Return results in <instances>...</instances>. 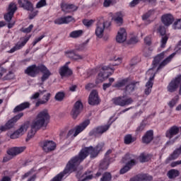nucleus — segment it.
Returning a JSON list of instances; mask_svg holds the SVG:
<instances>
[{"mask_svg": "<svg viewBox=\"0 0 181 181\" xmlns=\"http://www.w3.org/2000/svg\"><path fill=\"white\" fill-rule=\"evenodd\" d=\"M168 54H169L168 53L167 50L161 52L154 58L152 64V68L148 69V71L146 72V76H150V77L148 82L146 83V88L144 89V94H146V95H149V94L152 93V87H153V78H155V75L156 73H158L159 70L163 69L165 66L169 64V63L172 62L173 57L176 56V53L173 52L160 63L162 59L166 57ZM159 63L160 64H159Z\"/></svg>", "mask_w": 181, "mask_h": 181, "instance_id": "f257e3e1", "label": "nucleus"}, {"mask_svg": "<svg viewBox=\"0 0 181 181\" xmlns=\"http://www.w3.org/2000/svg\"><path fill=\"white\" fill-rule=\"evenodd\" d=\"M49 119L50 115L47 110L40 112L31 124V130L28 132L26 141H29V139L33 138L34 135L36 134V129L46 128L47 124H49Z\"/></svg>", "mask_w": 181, "mask_h": 181, "instance_id": "f03ea898", "label": "nucleus"}, {"mask_svg": "<svg viewBox=\"0 0 181 181\" xmlns=\"http://www.w3.org/2000/svg\"><path fill=\"white\" fill-rule=\"evenodd\" d=\"M90 125V120L86 119L81 123H80L78 125H76L74 129H72L69 130L66 136V139H70L71 141H73L78 135V134H81L87 127Z\"/></svg>", "mask_w": 181, "mask_h": 181, "instance_id": "7ed1b4c3", "label": "nucleus"}, {"mask_svg": "<svg viewBox=\"0 0 181 181\" xmlns=\"http://www.w3.org/2000/svg\"><path fill=\"white\" fill-rule=\"evenodd\" d=\"M111 26V22L105 21L104 18L100 17L98 18V21L96 23V28L95 29V35L98 39H102L104 36V30H105V28H110Z\"/></svg>", "mask_w": 181, "mask_h": 181, "instance_id": "20e7f679", "label": "nucleus"}, {"mask_svg": "<svg viewBox=\"0 0 181 181\" xmlns=\"http://www.w3.org/2000/svg\"><path fill=\"white\" fill-rule=\"evenodd\" d=\"M123 163H125L126 165L123 167L120 170V175H124V173H127L132 166H134L136 163V160H135V156L127 153L124 157L122 158Z\"/></svg>", "mask_w": 181, "mask_h": 181, "instance_id": "39448f33", "label": "nucleus"}, {"mask_svg": "<svg viewBox=\"0 0 181 181\" xmlns=\"http://www.w3.org/2000/svg\"><path fill=\"white\" fill-rule=\"evenodd\" d=\"M179 87V93L181 95V75H178L168 83L167 86V91H168V93H175L177 91Z\"/></svg>", "mask_w": 181, "mask_h": 181, "instance_id": "423d86ee", "label": "nucleus"}, {"mask_svg": "<svg viewBox=\"0 0 181 181\" xmlns=\"http://www.w3.org/2000/svg\"><path fill=\"white\" fill-rule=\"evenodd\" d=\"M25 149H26V146L13 147L10 148L7 151L8 155L4 158L3 162H8V160H11L12 157L22 153V152H24Z\"/></svg>", "mask_w": 181, "mask_h": 181, "instance_id": "0eeeda50", "label": "nucleus"}, {"mask_svg": "<svg viewBox=\"0 0 181 181\" xmlns=\"http://www.w3.org/2000/svg\"><path fill=\"white\" fill-rule=\"evenodd\" d=\"M179 134V127L173 126L170 128L165 133L166 138H168L170 141H167V145H173L177 136L176 135Z\"/></svg>", "mask_w": 181, "mask_h": 181, "instance_id": "6e6552de", "label": "nucleus"}, {"mask_svg": "<svg viewBox=\"0 0 181 181\" xmlns=\"http://www.w3.org/2000/svg\"><path fill=\"white\" fill-rule=\"evenodd\" d=\"M23 117V112H21L18 115L14 116L13 118L9 119L4 126L0 127V133L4 132L6 131L7 129H11L15 127V124L18 121H19V119Z\"/></svg>", "mask_w": 181, "mask_h": 181, "instance_id": "1a4fd4ad", "label": "nucleus"}, {"mask_svg": "<svg viewBox=\"0 0 181 181\" xmlns=\"http://www.w3.org/2000/svg\"><path fill=\"white\" fill-rule=\"evenodd\" d=\"M112 101L113 104L115 105H119V107H125V105H129L134 103L132 98H127L125 96L114 98Z\"/></svg>", "mask_w": 181, "mask_h": 181, "instance_id": "9d476101", "label": "nucleus"}, {"mask_svg": "<svg viewBox=\"0 0 181 181\" xmlns=\"http://www.w3.org/2000/svg\"><path fill=\"white\" fill-rule=\"evenodd\" d=\"M29 127H30V124L29 123V122L23 124L18 129H17L10 136V138L11 139H16L19 138V136H22V135H23L25 132L28 131Z\"/></svg>", "mask_w": 181, "mask_h": 181, "instance_id": "9b49d317", "label": "nucleus"}, {"mask_svg": "<svg viewBox=\"0 0 181 181\" xmlns=\"http://www.w3.org/2000/svg\"><path fill=\"white\" fill-rule=\"evenodd\" d=\"M102 70L103 71H104V74L103 73H100L98 74V79L96 81V83H103V81H104V80H105V78H104V76H105V74H107V77L111 76V74H112V73H114V68L111 67V66H103L102 67Z\"/></svg>", "mask_w": 181, "mask_h": 181, "instance_id": "f8f14e48", "label": "nucleus"}, {"mask_svg": "<svg viewBox=\"0 0 181 181\" xmlns=\"http://www.w3.org/2000/svg\"><path fill=\"white\" fill-rule=\"evenodd\" d=\"M110 129V124L98 127L90 132L89 135L90 136H101L104 132Z\"/></svg>", "mask_w": 181, "mask_h": 181, "instance_id": "ddd939ff", "label": "nucleus"}, {"mask_svg": "<svg viewBox=\"0 0 181 181\" xmlns=\"http://www.w3.org/2000/svg\"><path fill=\"white\" fill-rule=\"evenodd\" d=\"M18 7L15 3H11L8 6V12L4 16V19L6 22H11L15 12H16Z\"/></svg>", "mask_w": 181, "mask_h": 181, "instance_id": "4468645a", "label": "nucleus"}, {"mask_svg": "<svg viewBox=\"0 0 181 181\" xmlns=\"http://www.w3.org/2000/svg\"><path fill=\"white\" fill-rule=\"evenodd\" d=\"M40 72V65L38 66L35 64L31 65L25 70V74H28V76H30V77H36Z\"/></svg>", "mask_w": 181, "mask_h": 181, "instance_id": "2eb2a0df", "label": "nucleus"}, {"mask_svg": "<svg viewBox=\"0 0 181 181\" xmlns=\"http://www.w3.org/2000/svg\"><path fill=\"white\" fill-rule=\"evenodd\" d=\"M41 146L45 152H50L56 149V143L53 141H44L41 143Z\"/></svg>", "mask_w": 181, "mask_h": 181, "instance_id": "dca6fc26", "label": "nucleus"}, {"mask_svg": "<svg viewBox=\"0 0 181 181\" xmlns=\"http://www.w3.org/2000/svg\"><path fill=\"white\" fill-rule=\"evenodd\" d=\"M81 110H83V103H81V102L80 101L76 102L74 108L72 109V111L71 112V115L74 119H76V118L78 117L80 112H81Z\"/></svg>", "mask_w": 181, "mask_h": 181, "instance_id": "f3484780", "label": "nucleus"}, {"mask_svg": "<svg viewBox=\"0 0 181 181\" xmlns=\"http://www.w3.org/2000/svg\"><path fill=\"white\" fill-rule=\"evenodd\" d=\"M76 177L78 179V181H88L91 180L94 176H93V172L91 170H88L83 175L81 172H78L76 173Z\"/></svg>", "mask_w": 181, "mask_h": 181, "instance_id": "a211bd4d", "label": "nucleus"}, {"mask_svg": "<svg viewBox=\"0 0 181 181\" xmlns=\"http://www.w3.org/2000/svg\"><path fill=\"white\" fill-rule=\"evenodd\" d=\"M88 104L90 105H98L100 104V98L97 90H92L88 98Z\"/></svg>", "mask_w": 181, "mask_h": 181, "instance_id": "6ab92c4d", "label": "nucleus"}, {"mask_svg": "<svg viewBox=\"0 0 181 181\" xmlns=\"http://www.w3.org/2000/svg\"><path fill=\"white\" fill-rule=\"evenodd\" d=\"M110 166V159L104 158L100 163L99 170L96 173V177H100L103 173V170H107Z\"/></svg>", "mask_w": 181, "mask_h": 181, "instance_id": "aec40b11", "label": "nucleus"}, {"mask_svg": "<svg viewBox=\"0 0 181 181\" xmlns=\"http://www.w3.org/2000/svg\"><path fill=\"white\" fill-rule=\"evenodd\" d=\"M138 86H139V82L138 81L129 82V81H127V83L126 84L124 90L125 94H131V93H134Z\"/></svg>", "mask_w": 181, "mask_h": 181, "instance_id": "412c9836", "label": "nucleus"}, {"mask_svg": "<svg viewBox=\"0 0 181 181\" xmlns=\"http://www.w3.org/2000/svg\"><path fill=\"white\" fill-rule=\"evenodd\" d=\"M18 5L21 8H23L25 11L33 12V4L29 0H18Z\"/></svg>", "mask_w": 181, "mask_h": 181, "instance_id": "4be33fe9", "label": "nucleus"}, {"mask_svg": "<svg viewBox=\"0 0 181 181\" xmlns=\"http://www.w3.org/2000/svg\"><path fill=\"white\" fill-rule=\"evenodd\" d=\"M40 71L42 73V76L41 77L42 83H45L46 80H48L49 78L52 76V72L44 65H40Z\"/></svg>", "mask_w": 181, "mask_h": 181, "instance_id": "5701e85b", "label": "nucleus"}, {"mask_svg": "<svg viewBox=\"0 0 181 181\" xmlns=\"http://www.w3.org/2000/svg\"><path fill=\"white\" fill-rule=\"evenodd\" d=\"M116 40L118 43H124L127 40V30L120 28L117 33Z\"/></svg>", "mask_w": 181, "mask_h": 181, "instance_id": "b1692460", "label": "nucleus"}, {"mask_svg": "<svg viewBox=\"0 0 181 181\" xmlns=\"http://www.w3.org/2000/svg\"><path fill=\"white\" fill-rule=\"evenodd\" d=\"M30 39V37H26L24 38L23 41L22 42H18L14 47H13L9 51H8V53H15L16 50H21V48L23 47L28 43L29 40Z\"/></svg>", "mask_w": 181, "mask_h": 181, "instance_id": "393cba45", "label": "nucleus"}, {"mask_svg": "<svg viewBox=\"0 0 181 181\" xmlns=\"http://www.w3.org/2000/svg\"><path fill=\"white\" fill-rule=\"evenodd\" d=\"M74 18L72 16H68L65 17H61L54 20V23L55 25H64L67 23H70L72 22Z\"/></svg>", "mask_w": 181, "mask_h": 181, "instance_id": "a878e982", "label": "nucleus"}, {"mask_svg": "<svg viewBox=\"0 0 181 181\" xmlns=\"http://www.w3.org/2000/svg\"><path fill=\"white\" fill-rule=\"evenodd\" d=\"M153 179L152 175L141 174L130 179L129 181H151Z\"/></svg>", "mask_w": 181, "mask_h": 181, "instance_id": "bb28decb", "label": "nucleus"}, {"mask_svg": "<svg viewBox=\"0 0 181 181\" xmlns=\"http://www.w3.org/2000/svg\"><path fill=\"white\" fill-rule=\"evenodd\" d=\"M161 20L165 26H170V25H172V23H173L175 18H173V16H172V14L167 13L162 16Z\"/></svg>", "mask_w": 181, "mask_h": 181, "instance_id": "cd10ccee", "label": "nucleus"}, {"mask_svg": "<svg viewBox=\"0 0 181 181\" xmlns=\"http://www.w3.org/2000/svg\"><path fill=\"white\" fill-rule=\"evenodd\" d=\"M114 22L118 26H121L124 23V13L119 11L112 17Z\"/></svg>", "mask_w": 181, "mask_h": 181, "instance_id": "c85d7f7f", "label": "nucleus"}, {"mask_svg": "<svg viewBox=\"0 0 181 181\" xmlns=\"http://www.w3.org/2000/svg\"><path fill=\"white\" fill-rule=\"evenodd\" d=\"M61 8L63 11V12H65V13H70V12H74L76 9H78V7L74 4H62L61 5Z\"/></svg>", "mask_w": 181, "mask_h": 181, "instance_id": "c756f323", "label": "nucleus"}, {"mask_svg": "<svg viewBox=\"0 0 181 181\" xmlns=\"http://www.w3.org/2000/svg\"><path fill=\"white\" fill-rule=\"evenodd\" d=\"M153 139V131L148 130L146 132L144 136L142 137L143 144H149Z\"/></svg>", "mask_w": 181, "mask_h": 181, "instance_id": "7c9ffc66", "label": "nucleus"}, {"mask_svg": "<svg viewBox=\"0 0 181 181\" xmlns=\"http://www.w3.org/2000/svg\"><path fill=\"white\" fill-rule=\"evenodd\" d=\"M59 73L62 77H68V76L73 74V71L69 66H63L59 69Z\"/></svg>", "mask_w": 181, "mask_h": 181, "instance_id": "2f4dec72", "label": "nucleus"}, {"mask_svg": "<svg viewBox=\"0 0 181 181\" xmlns=\"http://www.w3.org/2000/svg\"><path fill=\"white\" fill-rule=\"evenodd\" d=\"M30 107V103L29 102H24L17 105L13 110V112H19L21 111H23V110H26V108H29Z\"/></svg>", "mask_w": 181, "mask_h": 181, "instance_id": "473e14b6", "label": "nucleus"}, {"mask_svg": "<svg viewBox=\"0 0 181 181\" xmlns=\"http://www.w3.org/2000/svg\"><path fill=\"white\" fill-rule=\"evenodd\" d=\"M179 175H180V173H179V170L176 169L170 170L167 173L168 177H169V179H175V177H177Z\"/></svg>", "mask_w": 181, "mask_h": 181, "instance_id": "72a5a7b5", "label": "nucleus"}, {"mask_svg": "<svg viewBox=\"0 0 181 181\" xmlns=\"http://www.w3.org/2000/svg\"><path fill=\"white\" fill-rule=\"evenodd\" d=\"M124 141L126 145H129V144L135 142V138L132 137V135L131 134H127L126 136H124Z\"/></svg>", "mask_w": 181, "mask_h": 181, "instance_id": "f704fd0d", "label": "nucleus"}, {"mask_svg": "<svg viewBox=\"0 0 181 181\" xmlns=\"http://www.w3.org/2000/svg\"><path fill=\"white\" fill-rule=\"evenodd\" d=\"M82 35H83V30H74L70 33L69 36L70 37H73L74 39H76L77 37H80V36H82Z\"/></svg>", "mask_w": 181, "mask_h": 181, "instance_id": "c9c22d12", "label": "nucleus"}, {"mask_svg": "<svg viewBox=\"0 0 181 181\" xmlns=\"http://www.w3.org/2000/svg\"><path fill=\"white\" fill-rule=\"evenodd\" d=\"M127 84H128V79H123L116 83L112 87H115V88H121V87H124V86H127Z\"/></svg>", "mask_w": 181, "mask_h": 181, "instance_id": "e433bc0d", "label": "nucleus"}, {"mask_svg": "<svg viewBox=\"0 0 181 181\" xmlns=\"http://www.w3.org/2000/svg\"><path fill=\"white\" fill-rule=\"evenodd\" d=\"M49 100H50V93H47V95H45L44 100L37 101L35 104V106L39 107L40 104H46V103H47Z\"/></svg>", "mask_w": 181, "mask_h": 181, "instance_id": "4c0bfd02", "label": "nucleus"}, {"mask_svg": "<svg viewBox=\"0 0 181 181\" xmlns=\"http://www.w3.org/2000/svg\"><path fill=\"white\" fill-rule=\"evenodd\" d=\"M150 160H151V156L148 154H141L139 156V160L140 162H141V163L148 162Z\"/></svg>", "mask_w": 181, "mask_h": 181, "instance_id": "58836bf2", "label": "nucleus"}, {"mask_svg": "<svg viewBox=\"0 0 181 181\" xmlns=\"http://www.w3.org/2000/svg\"><path fill=\"white\" fill-rule=\"evenodd\" d=\"M112 179V175L110 173H105L102 177L100 178V181H110Z\"/></svg>", "mask_w": 181, "mask_h": 181, "instance_id": "ea45409f", "label": "nucleus"}, {"mask_svg": "<svg viewBox=\"0 0 181 181\" xmlns=\"http://www.w3.org/2000/svg\"><path fill=\"white\" fill-rule=\"evenodd\" d=\"M154 14H155V11L150 10L148 11V13L143 15L142 19L143 21H148V19H149V18H151V16H152V15H154Z\"/></svg>", "mask_w": 181, "mask_h": 181, "instance_id": "a19ab883", "label": "nucleus"}, {"mask_svg": "<svg viewBox=\"0 0 181 181\" xmlns=\"http://www.w3.org/2000/svg\"><path fill=\"white\" fill-rule=\"evenodd\" d=\"M177 101H179V95H176L172 100L170 101L168 105L170 108H173L174 106L177 104Z\"/></svg>", "mask_w": 181, "mask_h": 181, "instance_id": "79ce46f5", "label": "nucleus"}, {"mask_svg": "<svg viewBox=\"0 0 181 181\" xmlns=\"http://www.w3.org/2000/svg\"><path fill=\"white\" fill-rule=\"evenodd\" d=\"M115 80L114 79V78H109V83H103V90L105 91V90H107V88H110V87H111V86L112 85L113 82Z\"/></svg>", "mask_w": 181, "mask_h": 181, "instance_id": "37998d69", "label": "nucleus"}, {"mask_svg": "<svg viewBox=\"0 0 181 181\" xmlns=\"http://www.w3.org/2000/svg\"><path fill=\"white\" fill-rule=\"evenodd\" d=\"M64 98V93L63 92H59L55 95V100L57 101H63Z\"/></svg>", "mask_w": 181, "mask_h": 181, "instance_id": "c03bdc74", "label": "nucleus"}, {"mask_svg": "<svg viewBox=\"0 0 181 181\" xmlns=\"http://www.w3.org/2000/svg\"><path fill=\"white\" fill-rule=\"evenodd\" d=\"M158 32L161 35V36H165V35H166V29L163 25H159Z\"/></svg>", "mask_w": 181, "mask_h": 181, "instance_id": "a18cd8bd", "label": "nucleus"}, {"mask_svg": "<svg viewBox=\"0 0 181 181\" xmlns=\"http://www.w3.org/2000/svg\"><path fill=\"white\" fill-rule=\"evenodd\" d=\"M46 37V35L42 34V35H40L38 37H36L34 41L33 42V46H36V45H37V43H39V42H40V40H42V39H43L44 37Z\"/></svg>", "mask_w": 181, "mask_h": 181, "instance_id": "49530a36", "label": "nucleus"}, {"mask_svg": "<svg viewBox=\"0 0 181 181\" xmlns=\"http://www.w3.org/2000/svg\"><path fill=\"white\" fill-rule=\"evenodd\" d=\"M168 36H163L161 38V41H160V47L162 49L165 48V47L166 46V43L168 42Z\"/></svg>", "mask_w": 181, "mask_h": 181, "instance_id": "de8ad7c7", "label": "nucleus"}, {"mask_svg": "<svg viewBox=\"0 0 181 181\" xmlns=\"http://www.w3.org/2000/svg\"><path fill=\"white\" fill-rule=\"evenodd\" d=\"M32 29H33V24L30 25L26 28H21V32H23V33H30V32H32Z\"/></svg>", "mask_w": 181, "mask_h": 181, "instance_id": "09e8293b", "label": "nucleus"}, {"mask_svg": "<svg viewBox=\"0 0 181 181\" xmlns=\"http://www.w3.org/2000/svg\"><path fill=\"white\" fill-rule=\"evenodd\" d=\"M114 62H115V63H113L112 64V66H119V64H121V63H122V59L120 57H115L113 58Z\"/></svg>", "mask_w": 181, "mask_h": 181, "instance_id": "8fccbe9b", "label": "nucleus"}, {"mask_svg": "<svg viewBox=\"0 0 181 181\" xmlns=\"http://www.w3.org/2000/svg\"><path fill=\"white\" fill-rule=\"evenodd\" d=\"M95 22L94 20H84L83 23L87 28H90V26L93 25V24Z\"/></svg>", "mask_w": 181, "mask_h": 181, "instance_id": "3c124183", "label": "nucleus"}, {"mask_svg": "<svg viewBox=\"0 0 181 181\" xmlns=\"http://www.w3.org/2000/svg\"><path fill=\"white\" fill-rule=\"evenodd\" d=\"M75 54L76 52H74V51H67L65 52V56L69 57V59H71L72 60H74Z\"/></svg>", "mask_w": 181, "mask_h": 181, "instance_id": "603ef678", "label": "nucleus"}, {"mask_svg": "<svg viewBox=\"0 0 181 181\" xmlns=\"http://www.w3.org/2000/svg\"><path fill=\"white\" fill-rule=\"evenodd\" d=\"M112 5H114V0H104L103 6L105 8H108Z\"/></svg>", "mask_w": 181, "mask_h": 181, "instance_id": "864d4df0", "label": "nucleus"}, {"mask_svg": "<svg viewBox=\"0 0 181 181\" xmlns=\"http://www.w3.org/2000/svg\"><path fill=\"white\" fill-rule=\"evenodd\" d=\"M173 29H181V21L180 19L177 20L173 25Z\"/></svg>", "mask_w": 181, "mask_h": 181, "instance_id": "5fc2aeb1", "label": "nucleus"}, {"mask_svg": "<svg viewBox=\"0 0 181 181\" xmlns=\"http://www.w3.org/2000/svg\"><path fill=\"white\" fill-rule=\"evenodd\" d=\"M146 124L144 122H141L140 125L136 128V132H142L145 129Z\"/></svg>", "mask_w": 181, "mask_h": 181, "instance_id": "6e6d98bb", "label": "nucleus"}, {"mask_svg": "<svg viewBox=\"0 0 181 181\" xmlns=\"http://www.w3.org/2000/svg\"><path fill=\"white\" fill-rule=\"evenodd\" d=\"M46 6V0H41L36 4V8H40Z\"/></svg>", "mask_w": 181, "mask_h": 181, "instance_id": "4d7b16f0", "label": "nucleus"}, {"mask_svg": "<svg viewBox=\"0 0 181 181\" xmlns=\"http://www.w3.org/2000/svg\"><path fill=\"white\" fill-rule=\"evenodd\" d=\"M141 1L142 0H133L130 2L129 6H131V8H134V6H136V5H138Z\"/></svg>", "mask_w": 181, "mask_h": 181, "instance_id": "13d9d810", "label": "nucleus"}, {"mask_svg": "<svg viewBox=\"0 0 181 181\" xmlns=\"http://www.w3.org/2000/svg\"><path fill=\"white\" fill-rule=\"evenodd\" d=\"M179 165H181V160H178L170 163L171 168H176V166H179Z\"/></svg>", "mask_w": 181, "mask_h": 181, "instance_id": "bf43d9fd", "label": "nucleus"}, {"mask_svg": "<svg viewBox=\"0 0 181 181\" xmlns=\"http://www.w3.org/2000/svg\"><path fill=\"white\" fill-rule=\"evenodd\" d=\"M83 59H84V56L75 53V55L74 56V60H83Z\"/></svg>", "mask_w": 181, "mask_h": 181, "instance_id": "052dcab7", "label": "nucleus"}, {"mask_svg": "<svg viewBox=\"0 0 181 181\" xmlns=\"http://www.w3.org/2000/svg\"><path fill=\"white\" fill-rule=\"evenodd\" d=\"M129 43H131L132 45H135V43H138V37H133L130 38Z\"/></svg>", "mask_w": 181, "mask_h": 181, "instance_id": "680f3d73", "label": "nucleus"}, {"mask_svg": "<svg viewBox=\"0 0 181 181\" xmlns=\"http://www.w3.org/2000/svg\"><path fill=\"white\" fill-rule=\"evenodd\" d=\"M6 73V70L2 67L0 64V78H2V76H4V74Z\"/></svg>", "mask_w": 181, "mask_h": 181, "instance_id": "e2e57ef3", "label": "nucleus"}, {"mask_svg": "<svg viewBox=\"0 0 181 181\" xmlns=\"http://www.w3.org/2000/svg\"><path fill=\"white\" fill-rule=\"evenodd\" d=\"M40 95V93L37 92L34 93L31 97L30 100H36V98H39V96Z\"/></svg>", "mask_w": 181, "mask_h": 181, "instance_id": "0e129e2a", "label": "nucleus"}, {"mask_svg": "<svg viewBox=\"0 0 181 181\" xmlns=\"http://www.w3.org/2000/svg\"><path fill=\"white\" fill-rule=\"evenodd\" d=\"M144 43H146V45H148V46H150V45H151V37H146L144 38Z\"/></svg>", "mask_w": 181, "mask_h": 181, "instance_id": "69168bd1", "label": "nucleus"}, {"mask_svg": "<svg viewBox=\"0 0 181 181\" xmlns=\"http://www.w3.org/2000/svg\"><path fill=\"white\" fill-rule=\"evenodd\" d=\"M90 88H94V83H88L86 86V90H90Z\"/></svg>", "mask_w": 181, "mask_h": 181, "instance_id": "338daca9", "label": "nucleus"}, {"mask_svg": "<svg viewBox=\"0 0 181 181\" xmlns=\"http://www.w3.org/2000/svg\"><path fill=\"white\" fill-rule=\"evenodd\" d=\"M30 175H32V171H29V172L26 173L25 175H23L22 176V179H26V177H29V176H30Z\"/></svg>", "mask_w": 181, "mask_h": 181, "instance_id": "774afa93", "label": "nucleus"}]
</instances>
